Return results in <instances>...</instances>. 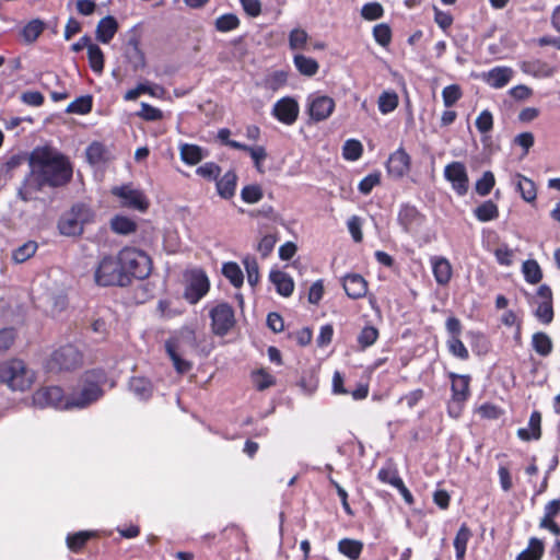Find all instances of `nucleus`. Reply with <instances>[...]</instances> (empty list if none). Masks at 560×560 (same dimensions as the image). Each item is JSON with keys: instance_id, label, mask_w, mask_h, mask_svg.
Listing matches in <instances>:
<instances>
[{"instance_id": "obj_53", "label": "nucleus", "mask_w": 560, "mask_h": 560, "mask_svg": "<svg viewBox=\"0 0 560 560\" xmlns=\"http://www.w3.org/2000/svg\"><path fill=\"white\" fill-rule=\"evenodd\" d=\"M252 378L255 387L258 390H265L276 384L275 376L265 371L264 369L253 372Z\"/></svg>"}, {"instance_id": "obj_28", "label": "nucleus", "mask_w": 560, "mask_h": 560, "mask_svg": "<svg viewBox=\"0 0 560 560\" xmlns=\"http://www.w3.org/2000/svg\"><path fill=\"white\" fill-rule=\"evenodd\" d=\"M410 167V158L404 149H398L389 155L387 161V170L395 176L405 175Z\"/></svg>"}, {"instance_id": "obj_61", "label": "nucleus", "mask_w": 560, "mask_h": 560, "mask_svg": "<svg viewBox=\"0 0 560 560\" xmlns=\"http://www.w3.org/2000/svg\"><path fill=\"white\" fill-rule=\"evenodd\" d=\"M494 184V175L490 171L485 172L476 183V191L480 196H487L492 190Z\"/></svg>"}, {"instance_id": "obj_64", "label": "nucleus", "mask_w": 560, "mask_h": 560, "mask_svg": "<svg viewBox=\"0 0 560 560\" xmlns=\"http://www.w3.org/2000/svg\"><path fill=\"white\" fill-rule=\"evenodd\" d=\"M363 148L361 142H345L342 148V156L347 161H357L361 158Z\"/></svg>"}, {"instance_id": "obj_40", "label": "nucleus", "mask_w": 560, "mask_h": 560, "mask_svg": "<svg viewBox=\"0 0 560 560\" xmlns=\"http://www.w3.org/2000/svg\"><path fill=\"white\" fill-rule=\"evenodd\" d=\"M532 347L541 357H548L553 349L551 338L542 331L535 332L532 337Z\"/></svg>"}, {"instance_id": "obj_38", "label": "nucleus", "mask_w": 560, "mask_h": 560, "mask_svg": "<svg viewBox=\"0 0 560 560\" xmlns=\"http://www.w3.org/2000/svg\"><path fill=\"white\" fill-rule=\"evenodd\" d=\"M545 552L544 542L536 538L532 537L528 540V546L525 550H523L515 560H541Z\"/></svg>"}, {"instance_id": "obj_52", "label": "nucleus", "mask_w": 560, "mask_h": 560, "mask_svg": "<svg viewBox=\"0 0 560 560\" xmlns=\"http://www.w3.org/2000/svg\"><path fill=\"white\" fill-rule=\"evenodd\" d=\"M45 25L40 20L30 21L22 30L24 39L28 43L35 42L44 32Z\"/></svg>"}, {"instance_id": "obj_45", "label": "nucleus", "mask_w": 560, "mask_h": 560, "mask_svg": "<svg viewBox=\"0 0 560 560\" xmlns=\"http://www.w3.org/2000/svg\"><path fill=\"white\" fill-rule=\"evenodd\" d=\"M38 248V245L34 241H27L23 245L19 246L12 253V259L16 264H22L33 257Z\"/></svg>"}, {"instance_id": "obj_19", "label": "nucleus", "mask_w": 560, "mask_h": 560, "mask_svg": "<svg viewBox=\"0 0 560 560\" xmlns=\"http://www.w3.org/2000/svg\"><path fill=\"white\" fill-rule=\"evenodd\" d=\"M447 376L451 380V398L454 399V401L467 402L471 395L470 375L450 372Z\"/></svg>"}, {"instance_id": "obj_36", "label": "nucleus", "mask_w": 560, "mask_h": 560, "mask_svg": "<svg viewBox=\"0 0 560 560\" xmlns=\"http://www.w3.org/2000/svg\"><path fill=\"white\" fill-rule=\"evenodd\" d=\"M293 63H294L296 70L302 75H305V77L315 75L319 69V65L314 58L306 57L301 54L294 55Z\"/></svg>"}, {"instance_id": "obj_43", "label": "nucleus", "mask_w": 560, "mask_h": 560, "mask_svg": "<svg viewBox=\"0 0 560 560\" xmlns=\"http://www.w3.org/2000/svg\"><path fill=\"white\" fill-rule=\"evenodd\" d=\"M222 273L233 287L241 288L243 285L244 275L241 267L236 262H224L222 266Z\"/></svg>"}, {"instance_id": "obj_5", "label": "nucleus", "mask_w": 560, "mask_h": 560, "mask_svg": "<svg viewBox=\"0 0 560 560\" xmlns=\"http://www.w3.org/2000/svg\"><path fill=\"white\" fill-rule=\"evenodd\" d=\"M94 283L98 287H128L126 276L121 272L118 254L103 255L96 262L93 271Z\"/></svg>"}, {"instance_id": "obj_42", "label": "nucleus", "mask_w": 560, "mask_h": 560, "mask_svg": "<svg viewBox=\"0 0 560 560\" xmlns=\"http://www.w3.org/2000/svg\"><path fill=\"white\" fill-rule=\"evenodd\" d=\"M110 229L117 234L128 235L136 232L137 223L128 217L115 215L110 220Z\"/></svg>"}, {"instance_id": "obj_6", "label": "nucleus", "mask_w": 560, "mask_h": 560, "mask_svg": "<svg viewBox=\"0 0 560 560\" xmlns=\"http://www.w3.org/2000/svg\"><path fill=\"white\" fill-rule=\"evenodd\" d=\"M34 382V373L19 359L0 363V383L12 390H27Z\"/></svg>"}, {"instance_id": "obj_21", "label": "nucleus", "mask_w": 560, "mask_h": 560, "mask_svg": "<svg viewBox=\"0 0 560 560\" xmlns=\"http://www.w3.org/2000/svg\"><path fill=\"white\" fill-rule=\"evenodd\" d=\"M513 70L510 67L498 66L482 73V80L493 89L504 88L512 79Z\"/></svg>"}, {"instance_id": "obj_7", "label": "nucleus", "mask_w": 560, "mask_h": 560, "mask_svg": "<svg viewBox=\"0 0 560 560\" xmlns=\"http://www.w3.org/2000/svg\"><path fill=\"white\" fill-rule=\"evenodd\" d=\"M83 364L82 352L73 345H65L54 350L45 362L49 373L72 372Z\"/></svg>"}, {"instance_id": "obj_50", "label": "nucleus", "mask_w": 560, "mask_h": 560, "mask_svg": "<svg viewBox=\"0 0 560 560\" xmlns=\"http://www.w3.org/2000/svg\"><path fill=\"white\" fill-rule=\"evenodd\" d=\"M398 106V95L394 91H385L378 97V109L382 114H388Z\"/></svg>"}, {"instance_id": "obj_26", "label": "nucleus", "mask_w": 560, "mask_h": 560, "mask_svg": "<svg viewBox=\"0 0 560 560\" xmlns=\"http://www.w3.org/2000/svg\"><path fill=\"white\" fill-rule=\"evenodd\" d=\"M518 439L525 442L539 440L541 438V413L534 410L528 420V428H520L516 432Z\"/></svg>"}, {"instance_id": "obj_27", "label": "nucleus", "mask_w": 560, "mask_h": 560, "mask_svg": "<svg viewBox=\"0 0 560 560\" xmlns=\"http://www.w3.org/2000/svg\"><path fill=\"white\" fill-rule=\"evenodd\" d=\"M85 153L89 163L92 165L106 164L114 158L112 150L104 142H91Z\"/></svg>"}, {"instance_id": "obj_31", "label": "nucleus", "mask_w": 560, "mask_h": 560, "mask_svg": "<svg viewBox=\"0 0 560 560\" xmlns=\"http://www.w3.org/2000/svg\"><path fill=\"white\" fill-rule=\"evenodd\" d=\"M472 537V532L466 523H463L457 530L453 545L455 548V560H465L467 544Z\"/></svg>"}, {"instance_id": "obj_49", "label": "nucleus", "mask_w": 560, "mask_h": 560, "mask_svg": "<svg viewBox=\"0 0 560 560\" xmlns=\"http://www.w3.org/2000/svg\"><path fill=\"white\" fill-rule=\"evenodd\" d=\"M377 479L383 483L393 486L394 488L402 480L399 476L398 469L392 464L384 466L378 470Z\"/></svg>"}, {"instance_id": "obj_33", "label": "nucleus", "mask_w": 560, "mask_h": 560, "mask_svg": "<svg viewBox=\"0 0 560 560\" xmlns=\"http://www.w3.org/2000/svg\"><path fill=\"white\" fill-rule=\"evenodd\" d=\"M129 389L142 400H148L153 394L152 382L143 376H133L129 381Z\"/></svg>"}, {"instance_id": "obj_20", "label": "nucleus", "mask_w": 560, "mask_h": 560, "mask_svg": "<svg viewBox=\"0 0 560 560\" xmlns=\"http://www.w3.org/2000/svg\"><path fill=\"white\" fill-rule=\"evenodd\" d=\"M434 279L440 285H447L453 277V267L443 256H433L430 259Z\"/></svg>"}, {"instance_id": "obj_18", "label": "nucleus", "mask_w": 560, "mask_h": 560, "mask_svg": "<svg viewBox=\"0 0 560 560\" xmlns=\"http://www.w3.org/2000/svg\"><path fill=\"white\" fill-rule=\"evenodd\" d=\"M342 288L351 300L363 299L369 290V282L360 273H347L342 278Z\"/></svg>"}, {"instance_id": "obj_37", "label": "nucleus", "mask_w": 560, "mask_h": 560, "mask_svg": "<svg viewBox=\"0 0 560 560\" xmlns=\"http://www.w3.org/2000/svg\"><path fill=\"white\" fill-rule=\"evenodd\" d=\"M380 331L373 325H365L357 337V343L360 351L372 347L378 339Z\"/></svg>"}, {"instance_id": "obj_55", "label": "nucleus", "mask_w": 560, "mask_h": 560, "mask_svg": "<svg viewBox=\"0 0 560 560\" xmlns=\"http://www.w3.org/2000/svg\"><path fill=\"white\" fill-rule=\"evenodd\" d=\"M384 15V8L380 2H368L361 8V16L366 21H375Z\"/></svg>"}, {"instance_id": "obj_32", "label": "nucleus", "mask_w": 560, "mask_h": 560, "mask_svg": "<svg viewBox=\"0 0 560 560\" xmlns=\"http://www.w3.org/2000/svg\"><path fill=\"white\" fill-rule=\"evenodd\" d=\"M516 180V189L523 200L533 203L537 199V187L533 179L517 173L514 176Z\"/></svg>"}, {"instance_id": "obj_11", "label": "nucleus", "mask_w": 560, "mask_h": 560, "mask_svg": "<svg viewBox=\"0 0 560 560\" xmlns=\"http://www.w3.org/2000/svg\"><path fill=\"white\" fill-rule=\"evenodd\" d=\"M33 402L40 408L72 409L68 406V397L65 396L60 386H46L37 389L33 395Z\"/></svg>"}, {"instance_id": "obj_4", "label": "nucleus", "mask_w": 560, "mask_h": 560, "mask_svg": "<svg viewBox=\"0 0 560 560\" xmlns=\"http://www.w3.org/2000/svg\"><path fill=\"white\" fill-rule=\"evenodd\" d=\"M94 220L93 209L86 203L77 202L60 217L58 230L65 236H80L84 225L93 223Z\"/></svg>"}, {"instance_id": "obj_13", "label": "nucleus", "mask_w": 560, "mask_h": 560, "mask_svg": "<svg viewBox=\"0 0 560 560\" xmlns=\"http://www.w3.org/2000/svg\"><path fill=\"white\" fill-rule=\"evenodd\" d=\"M210 289V282L206 272L201 269L192 270L185 288L184 298L190 304L198 303Z\"/></svg>"}, {"instance_id": "obj_62", "label": "nucleus", "mask_w": 560, "mask_h": 560, "mask_svg": "<svg viewBox=\"0 0 560 560\" xmlns=\"http://www.w3.org/2000/svg\"><path fill=\"white\" fill-rule=\"evenodd\" d=\"M247 273V281L252 287H255L259 281V267L254 257H245L243 260Z\"/></svg>"}, {"instance_id": "obj_10", "label": "nucleus", "mask_w": 560, "mask_h": 560, "mask_svg": "<svg viewBox=\"0 0 560 560\" xmlns=\"http://www.w3.org/2000/svg\"><path fill=\"white\" fill-rule=\"evenodd\" d=\"M211 330L215 336H225L235 325L234 310L229 303H220L210 311Z\"/></svg>"}, {"instance_id": "obj_57", "label": "nucleus", "mask_w": 560, "mask_h": 560, "mask_svg": "<svg viewBox=\"0 0 560 560\" xmlns=\"http://www.w3.org/2000/svg\"><path fill=\"white\" fill-rule=\"evenodd\" d=\"M308 35L302 28H293L289 34V47L292 50L304 49L307 44Z\"/></svg>"}, {"instance_id": "obj_30", "label": "nucleus", "mask_w": 560, "mask_h": 560, "mask_svg": "<svg viewBox=\"0 0 560 560\" xmlns=\"http://www.w3.org/2000/svg\"><path fill=\"white\" fill-rule=\"evenodd\" d=\"M269 279L275 284L276 291L280 295L288 298L293 293L294 281L289 273L282 270H271Z\"/></svg>"}, {"instance_id": "obj_15", "label": "nucleus", "mask_w": 560, "mask_h": 560, "mask_svg": "<svg viewBox=\"0 0 560 560\" xmlns=\"http://www.w3.org/2000/svg\"><path fill=\"white\" fill-rule=\"evenodd\" d=\"M112 194L121 199L125 207L137 209L139 211H145L149 207V202L144 194L139 189H133L129 185H122L114 187Z\"/></svg>"}, {"instance_id": "obj_47", "label": "nucleus", "mask_w": 560, "mask_h": 560, "mask_svg": "<svg viewBox=\"0 0 560 560\" xmlns=\"http://www.w3.org/2000/svg\"><path fill=\"white\" fill-rule=\"evenodd\" d=\"M241 22L236 14L225 13L217 18L215 30L221 33H226L236 30Z\"/></svg>"}, {"instance_id": "obj_16", "label": "nucleus", "mask_w": 560, "mask_h": 560, "mask_svg": "<svg viewBox=\"0 0 560 560\" xmlns=\"http://www.w3.org/2000/svg\"><path fill=\"white\" fill-rule=\"evenodd\" d=\"M300 106L295 98L284 96L276 102L272 114L281 122L292 125L296 121Z\"/></svg>"}, {"instance_id": "obj_35", "label": "nucleus", "mask_w": 560, "mask_h": 560, "mask_svg": "<svg viewBox=\"0 0 560 560\" xmlns=\"http://www.w3.org/2000/svg\"><path fill=\"white\" fill-rule=\"evenodd\" d=\"M207 155L208 151L196 144L184 143L180 148V158L188 165L198 164Z\"/></svg>"}, {"instance_id": "obj_9", "label": "nucleus", "mask_w": 560, "mask_h": 560, "mask_svg": "<svg viewBox=\"0 0 560 560\" xmlns=\"http://www.w3.org/2000/svg\"><path fill=\"white\" fill-rule=\"evenodd\" d=\"M445 328L448 334V338L446 340L448 352L459 360H468L469 351L460 339L463 330L460 320L455 316H451L446 319Z\"/></svg>"}, {"instance_id": "obj_48", "label": "nucleus", "mask_w": 560, "mask_h": 560, "mask_svg": "<svg viewBox=\"0 0 560 560\" xmlns=\"http://www.w3.org/2000/svg\"><path fill=\"white\" fill-rule=\"evenodd\" d=\"M93 98L91 95H84L75 98L67 107V113L85 115L92 110Z\"/></svg>"}, {"instance_id": "obj_17", "label": "nucleus", "mask_w": 560, "mask_h": 560, "mask_svg": "<svg viewBox=\"0 0 560 560\" xmlns=\"http://www.w3.org/2000/svg\"><path fill=\"white\" fill-rule=\"evenodd\" d=\"M445 178L452 183L454 190L459 196H464L468 190V176L465 165L460 162H453L446 165L444 170Z\"/></svg>"}, {"instance_id": "obj_25", "label": "nucleus", "mask_w": 560, "mask_h": 560, "mask_svg": "<svg viewBox=\"0 0 560 560\" xmlns=\"http://www.w3.org/2000/svg\"><path fill=\"white\" fill-rule=\"evenodd\" d=\"M97 537L95 530H79L75 533H69L66 537L67 548L73 553L83 552L88 542Z\"/></svg>"}, {"instance_id": "obj_2", "label": "nucleus", "mask_w": 560, "mask_h": 560, "mask_svg": "<svg viewBox=\"0 0 560 560\" xmlns=\"http://www.w3.org/2000/svg\"><path fill=\"white\" fill-rule=\"evenodd\" d=\"M107 382V373L102 368L86 370L80 377L81 389L68 397V406L83 409L96 402L104 395L103 386Z\"/></svg>"}, {"instance_id": "obj_56", "label": "nucleus", "mask_w": 560, "mask_h": 560, "mask_svg": "<svg viewBox=\"0 0 560 560\" xmlns=\"http://www.w3.org/2000/svg\"><path fill=\"white\" fill-rule=\"evenodd\" d=\"M382 174L380 171H375L366 175L358 185V189L362 195H369L375 186L381 184Z\"/></svg>"}, {"instance_id": "obj_41", "label": "nucleus", "mask_w": 560, "mask_h": 560, "mask_svg": "<svg viewBox=\"0 0 560 560\" xmlns=\"http://www.w3.org/2000/svg\"><path fill=\"white\" fill-rule=\"evenodd\" d=\"M88 60L89 66L94 73H103L105 67V56L98 45L93 44L89 47Z\"/></svg>"}, {"instance_id": "obj_1", "label": "nucleus", "mask_w": 560, "mask_h": 560, "mask_svg": "<svg viewBox=\"0 0 560 560\" xmlns=\"http://www.w3.org/2000/svg\"><path fill=\"white\" fill-rule=\"evenodd\" d=\"M27 161L30 174L19 189V196L24 201L34 199V195L44 187H63L72 179L73 166L69 158L49 145L35 148Z\"/></svg>"}, {"instance_id": "obj_63", "label": "nucleus", "mask_w": 560, "mask_h": 560, "mask_svg": "<svg viewBox=\"0 0 560 560\" xmlns=\"http://www.w3.org/2000/svg\"><path fill=\"white\" fill-rule=\"evenodd\" d=\"M553 306L550 302H541L538 304L535 316L544 325H549L553 320Z\"/></svg>"}, {"instance_id": "obj_22", "label": "nucleus", "mask_w": 560, "mask_h": 560, "mask_svg": "<svg viewBox=\"0 0 560 560\" xmlns=\"http://www.w3.org/2000/svg\"><path fill=\"white\" fill-rule=\"evenodd\" d=\"M560 514V499L549 501L544 509V516L540 520L539 527L548 529L556 536L560 535V526L555 522V517Z\"/></svg>"}, {"instance_id": "obj_34", "label": "nucleus", "mask_w": 560, "mask_h": 560, "mask_svg": "<svg viewBox=\"0 0 560 560\" xmlns=\"http://www.w3.org/2000/svg\"><path fill=\"white\" fill-rule=\"evenodd\" d=\"M363 548V542L358 539L342 538L338 541V551L350 560H358Z\"/></svg>"}, {"instance_id": "obj_59", "label": "nucleus", "mask_w": 560, "mask_h": 560, "mask_svg": "<svg viewBox=\"0 0 560 560\" xmlns=\"http://www.w3.org/2000/svg\"><path fill=\"white\" fill-rule=\"evenodd\" d=\"M264 192L258 185H247L241 190V198L246 203H256L261 200Z\"/></svg>"}, {"instance_id": "obj_54", "label": "nucleus", "mask_w": 560, "mask_h": 560, "mask_svg": "<svg viewBox=\"0 0 560 560\" xmlns=\"http://www.w3.org/2000/svg\"><path fill=\"white\" fill-rule=\"evenodd\" d=\"M196 174L208 182H215L221 174V167L214 162H207L196 168Z\"/></svg>"}, {"instance_id": "obj_23", "label": "nucleus", "mask_w": 560, "mask_h": 560, "mask_svg": "<svg viewBox=\"0 0 560 560\" xmlns=\"http://www.w3.org/2000/svg\"><path fill=\"white\" fill-rule=\"evenodd\" d=\"M520 69L528 75L535 78H550L556 72V68L541 59L524 60L520 63Z\"/></svg>"}, {"instance_id": "obj_12", "label": "nucleus", "mask_w": 560, "mask_h": 560, "mask_svg": "<svg viewBox=\"0 0 560 560\" xmlns=\"http://www.w3.org/2000/svg\"><path fill=\"white\" fill-rule=\"evenodd\" d=\"M336 103L332 97L319 93L307 97V114L313 121L326 120L335 110Z\"/></svg>"}, {"instance_id": "obj_44", "label": "nucleus", "mask_w": 560, "mask_h": 560, "mask_svg": "<svg viewBox=\"0 0 560 560\" xmlns=\"http://www.w3.org/2000/svg\"><path fill=\"white\" fill-rule=\"evenodd\" d=\"M522 271L526 282L537 284L542 279V271L539 264L535 259H528L523 262Z\"/></svg>"}, {"instance_id": "obj_8", "label": "nucleus", "mask_w": 560, "mask_h": 560, "mask_svg": "<svg viewBox=\"0 0 560 560\" xmlns=\"http://www.w3.org/2000/svg\"><path fill=\"white\" fill-rule=\"evenodd\" d=\"M194 341L195 332L192 330L182 331L179 336L171 337L165 341V351L178 374H185L192 368L191 362L183 359L180 353L184 351L186 343H192Z\"/></svg>"}, {"instance_id": "obj_3", "label": "nucleus", "mask_w": 560, "mask_h": 560, "mask_svg": "<svg viewBox=\"0 0 560 560\" xmlns=\"http://www.w3.org/2000/svg\"><path fill=\"white\" fill-rule=\"evenodd\" d=\"M118 258L128 287L133 279L144 280L151 275L152 260L143 250L127 246L118 252Z\"/></svg>"}, {"instance_id": "obj_39", "label": "nucleus", "mask_w": 560, "mask_h": 560, "mask_svg": "<svg viewBox=\"0 0 560 560\" xmlns=\"http://www.w3.org/2000/svg\"><path fill=\"white\" fill-rule=\"evenodd\" d=\"M474 214L480 222H489L499 218V208L492 200H486L479 205Z\"/></svg>"}, {"instance_id": "obj_14", "label": "nucleus", "mask_w": 560, "mask_h": 560, "mask_svg": "<svg viewBox=\"0 0 560 560\" xmlns=\"http://www.w3.org/2000/svg\"><path fill=\"white\" fill-rule=\"evenodd\" d=\"M397 222L406 233H418L425 222V215L416 206L402 203L397 214Z\"/></svg>"}, {"instance_id": "obj_60", "label": "nucleus", "mask_w": 560, "mask_h": 560, "mask_svg": "<svg viewBox=\"0 0 560 560\" xmlns=\"http://www.w3.org/2000/svg\"><path fill=\"white\" fill-rule=\"evenodd\" d=\"M477 412L482 419L487 420H497L504 415V410L492 402L482 404L477 409Z\"/></svg>"}, {"instance_id": "obj_58", "label": "nucleus", "mask_w": 560, "mask_h": 560, "mask_svg": "<svg viewBox=\"0 0 560 560\" xmlns=\"http://www.w3.org/2000/svg\"><path fill=\"white\" fill-rule=\"evenodd\" d=\"M462 89L458 84H451L443 89L442 98L446 107H452L462 97Z\"/></svg>"}, {"instance_id": "obj_51", "label": "nucleus", "mask_w": 560, "mask_h": 560, "mask_svg": "<svg viewBox=\"0 0 560 560\" xmlns=\"http://www.w3.org/2000/svg\"><path fill=\"white\" fill-rule=\"evenodd\" d=\"M374 40L382 47H387L392 43L393 32L388 24L380 23L373 27Z\"/></svg>"}, {"instance_id": "obj_29", "label": "nucleus", "mask_w": 560, "mask_h": 560, "mask_svg": "<svg viewBox=\"0 0 560 560\" xmlns=\"http://www.w3.org/2000/svg\"><path fill=\"white\" fill-rule=\"evenodd\" d=\"M118 27V22L114 16L107 15L101 19L95 30L96 39L102 44H108L116 35Z\"/></svg>"}, {"instance_id": "obj_46", "label": "nucleus", "mask_w": 560, "mask_h": 560, "mask_svg": "<svg viewBox=\"0 0 560 560\" xmlns=\"http://www.w3.org/2000/svg\"><path fill=\"white\" fill-rule=\"evenodd\" d=\"M288 72L284 70H276L264 79V86L270 91H278L288 82Z\"/></svg>"}, {"instance_id": "obj_24", "label": "nucleus", "mask_w": 560, "mask_h": 560, "mask_svg": "<svg viewBox=\"0 0 560 560\" xmlns=\"http://www.w3.org/2000/svg\"><path fill=\"white\" fill-rule=\"evenodd\" d=\"M237 175L234 170H229L222 177L215 180L218 195L223 199H231L236 192Z\"/></svg>"}]
</instances>
